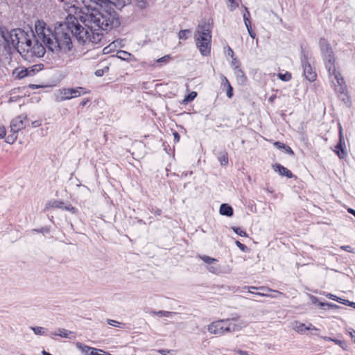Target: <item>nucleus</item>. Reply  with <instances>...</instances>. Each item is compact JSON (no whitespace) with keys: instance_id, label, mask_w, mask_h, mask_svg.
Here are the masks:
<instances>
[{"instance_id":"nucleus-1","label":"nucleus","mask_w":355,"mask_h":355,"mask_svg":"<svg viewBox=\"0 0 355 355\" xmlns=\"http://www.w3.org/2000/svg\"><path fill=\"white\" fill-rule=\"evenodd\" d=\"M86 28L82 26L73 16L67 21L55 25L53 30L43 20H37L35 30L46 47L53 53H67L73 49L72 37L80 44L87 40L94 44L101 42L104 33L119 25L116 13L112 10H91L82 17Z\"/></svg>"},{"instance_id":"nucleus-2","label":"nucleus","mask_w":355,"mask_h":355,"mask_svg":"<svg viewBox=\"0 0 355 355\" xmlns=\"http://www.w3.org/2000/svg\"><path fill=\"white\" fill-rule=\"evenodd\" d=\"M35 33L36 35L32 31L31 36L33 37V40L26 45L19 46L18 52L24 60L28 61H31L34 58H41L44 56L46 52L44 44L40 42L41 39L37 37L36 32Z\"/></svg>"},{"instance_id":"nucleus-3","label":"nucleus","mask_w":355,"mask_h":355,"mask_svg":"<svg viewBox=\"0 0 355 355\" xmlns=\"http://www.w3.org/2000/svg\"><path fill=\"white\" fill-rule=\"evenodd\" d=\"M325 67L328 71L329 77L335 90L340 94L345 93L346 85L341 73L335 67V57L334 52L323 55Z\"/></svg>"},{"instance_id":"nucleus-4","label":"nucleus","mask_w":355,"mask_h":355,"mask_svg":"<svg viewBox=\"0 0 355 355\" xmlns=\"http://www.w3.org/2000/svg\"><path fill=\"white\" fill-rule=\"evenodd\" d=\"M195 43L203 56H209L211 53V35H194Z\"/></svg>"},{"instance_id":"nucleus-5","label":"nucleus","mask_w":355,"mask_h":355,"mask_svg":"<svg viewBox=\"0 0 355 355\" xmlns=\"http://www.w3.org/2000/svg\"><path fill=\"white\" fill-rule=\"evenodd\" d=\"M301 62L305 78L310 82H313L316 79L317 74L309 62L308 56L303 50L302 51Z\"/></svg>"},{"instance_id":"nucleus-6","label":"nucleus","mask_w":355,"mask_h":355,"mask_svg":"<svg viewBox=\"0 0 355 355\" xmlns=\"http://www.w3.org/2000/svg\"><path fill=\"white\" fill-rule=\"evenodd\" d=\"M227 322L225 319L214 321L207 326V330L211 334L219 336L230 333V329L226 326Z\"/></svg>"},{"instance_id":"nucleus-7","label":"nucleus","mask_w":355,"mask_h":355,"mask_svg":"<svg viewBox=\"0 0 355 355\" xmlns=\"http://www.w3.org/2000/svg\"><path fill=\"white\" fill-rule=\"evenodd\" d=\"M17 29H12L10 31H2V37L8 49H19V37H17Z\"/></svg>"},{"instance_id":"nucleus-8","label":"nucleus","mask_w":355,"mask_h":355,"mask_svg":"<svg viewBox=\"0 0 355 355\" xmlns=\"http://www.w3.org/2000/svg\"><path fill=\"white\" fill-rule=\"evenodd\" d=\"M87 92L85 88L78 87L76 88H66L61 91V100H69L72 98L80 96L81 94H86Z\"/></svg>"},{"instance_id":"nucleus-9","label":"nucleus","mask_w":355,"mask_h":355,"mask_svg":"<svg viewBox=\"0 0 355 355\" xmlns=\"http://www.w3.org/2000/svg\"><path fill=\"white\" fill-rule=\"evenodd\" d=\"M225 320L228 321L225 323L227 327L230 329V333L239 331L247 325V323L239 316L226 318Z\"/></svg>"},{"instance_id":"nucleus-10","label":"nucleus","mask_w":355,"mask_h":355,"mask_svg":"<svg viewBox=\"0 0 355 355\" xmlns=\"http://www.w3.org/2000/svg\"><path fill=\"white\" fill-rule=\"evenodd\" d=\"M27 117L26 115H19L11 121L10 130L14 135L17 133L19 130L25 128L24 122L26 121Z\"/></svg>"},{"instance_id":"nucleus-11","label":"nucleus","mask_w":355,"mask_h":355,"mask_svg":"<svg viewBox=\"0 0 355 355\" xmlns=\"http://www.w3.org/2000/svg\"><path fill=\"white\" fill-rule=\"evenodd\" d=\"M335 153L337 154L340 159H345L347 156L341 125L339 126V142L336 146Z\"/></svg>"},{"instance_id":"nucleus-12","label":"nucleus","mask_w":355,"mask_h":355,"mask_svg":"<svg viewBox=\"0 0 355 355\" xmlns=\"http://www.w3.org/2000/svg\"><path fill=\"white\" fill-rule=\"evenodd\" d=\"M194 35H211V26L209 22L202 21L198 26Z\"/></svg>"},{"instance_id":"nucleus-13","label":"nucleus","mask_w":355,"mask_h":355,"mask_svg":"<svg viewBox=\"0 0 355 355\" xmlns=\"http://www.w3.org/2000/svg\"><path fill=\"white\" fill-rule=\"evenodd\" d=\"M17 32H18L17 37H19V46H24L33 40V37L31 36V33L25 32L20 28H17Z\"/></svg>"},{"instance_id":"nucleus-14","label":"nucleus","mask_w":355,"mask_h":355,"mask_svg":"<svg viewBox=\"0 0 355 355\" xmlns=\"http://www.w3.org/2000/svg\"><path fill=\"white\" fill-rule=\"evenodd\" d=\"M52 335L69 339H75L76 338V334L75 332L62 328H60L55 332L52 333Z\"/></svg>"},{"instance_id":"nucleus-15","label":"nucleus","mask_w":355,"mask_h":355,"mask_svg":"<svg viewBox=\"0 0 355 355\" xmlns=\"http://www.w3.org/2000/svg\"><path fill=\"white\" fill-rule=\"evenodd\" d=\"M272 168L275 172L279 173V175L282 176H286L288 178H291L293 176L292 172L290 170L283 166L280 164H275L272 165Z\"/></svg>"},{"instance_id":"nucleus-16","label":"nucleus","mask_w":355,"mask_h":355,"mask_svg":"<svg viewBox=\"0 0 355 355\" xmlns=\"http://www.w3.org/2000/svg\"><path fill=\"white\" fill-rule=\"evenodd\" d=\"M319 44L322 56L328 53H331L333 52V50L330 44H329L328 41L326 39L321 38L319 41Z\"/></svg>"},{"instance_id":"nucleus-17","label":"nucleus","mask_w":355,"mask_h":355,"mask_svg":"<svg viewBox=\"0 0 355 355\" xmlns=\"http://www.w3.org/2000/svg\"><path fill=\"white\" fill-rule=\"evenodd\" d=\"M51 206L53 207H56L69 211L72 214H76L77 212V209L76 207H73L71 205H64V202L60 201H54L52 203Z\"/></svg>"},{"instance_id":"nucleus-18","label":"nucleus","mask_w":355,"mask_h":355,"mask_svg":"<svg viewBox=\"0 0 355 355\" xmlns=\"http://www.w3.org/2000/svg\"><path fill=\"white\" fill-rule=\"evenodd\" d=\"M219 212L221 215L228 217H231L234 214L232 207L226 203H223L220 206Z\"/></svg>"},{"instance_id":"nucleus-19","label":"nucleus","mask_w":355,"mask_h":355,"mask_svg":"<svg viewBox=\"0 0 355 355\" xmlns=\"http://www.w3.org/2000/svg\"><path fill=\"white\" fill-rule=\"evenodd\" d=\"M234 73L236 76V79L239 83L242 85L245 83L247 77L241 69L239 68V67H236L234 69Z\"/></svg>"},{"instance_id":"nucleus-20","label":"nucleus","mask_w":355,"mask_h":355,"mask_svg":"<svg viewBox=\"0 0 355 355\" xmlns=\"http://www.w3.org/2000/svg\"><path fill=\"white\" fill-rule=\"evenodd\" d=\"M44 67V64H35L29 67L25 68V69L27 71V76H33L37 73H38L40 71H41Z\"/></svg>"},{"instance_id":"nucleus-21","label":"nucleus","mask_w":355,"mask_h":355,"mask_svg":"<svg viewBox=\"0 0 355 355\" xmlns=\"http://www.w3.org/2000/svg\"><path fill=\"white\" fill-rule=\"evenodd\" d=\"M12 76L19 80H21L24 78L28 77L27 71L25 69V67H19L15 69L12 72Z\"/></svg>"},{"instance_id":"nucleus-22","label":"nucleus","mask_w":355,"mask_h":355,"mask_svg":"<svg viewBox=\"0 0 355 355\" xmlns=\"http://www.w3.org/2000/svg\"><path fill=\"white\" fill-rule=\"evenodd\" d=\"M76 346L79 350L82 352V353L85 354V355H89V353H91L92 351L94 349V347H89L80 342L76 343Z\"/></svg>"},{"instance_id":"nucleus-23","label":"nucleus","mask_w":355,"mask_h":355,"mask_svg":"<svg viewBox=\"0 0 355 355\" xmlns=\"http://www.w3.org/2000/svg\"><path fill=\"white\" fill-rule=\"evenodd\" d=\"M152 315H157L159 317H167L170 318L172 315H177L178 313L176 312H171L167 311H152L150 313Z\"/></svg>"},{"instance_id":"nucleus-24","label":"nucleus","mask_w":355,"mask_h":355,"mask_svg":"<svg viewBox=\"0 0 355 355\" xmlns=\"http://www.w3.org/2000/svg\"><path fill=\"white\" fill-rule=\"evenodd\" d=\"M293 329L298 333L304 334L306 331V324L295 321L293 324Z\"/></svg>"},{"instance_id":"nucleus-25","label":"nucleus","mask_w":355,"mask_h":355,"mask_svg":"<svg viewBox=\"0 0 355 355\" xmlns=\"http://www.w3.org/2000/svg\"><path fill=\"white\" fill-rule=\"evenodd\" d=\"M274 146L278 148L279 149L285 150V152L291 155H294V152L293 151V150L288 146H286V144L282 142L276 141L274 143Z\"/></svg>"},{"instance_id":"nucleus-26","label":"nucleus","mask_w":355,"mask_h":355,"mask_svg":"<svg viewBox=\"0 0 355 355\" xmlns=\"http://www.w3.org/2000/svg\"><path fill=\"white\" fill-rule=\"evenodd\" d=\"M218 159L222 166H226L228 164L227 153L225 151L221 152L218 157Z\"/></svg>"},{"instance_id":"nucleus-27","label":"nucleus","mask_w":355,"mask_h":355,"mask_svg":"<svg viewBox=\"0 0 355 355\" xmlns=\"http://www.w3.org/2000/svg\"><path fill=\"white\" fill-rule=\"evenodd\" d=\"M200 258L206 263L209 264V265H211V264H215L218 262V260L214 259V258H211L209 256H207V255H203V256H200Z\"/></svg>"},{"instance_id":"nucleus-28","label":"nucleus","mask_w":355,"mask_h":355,"mask_svg":"<svg viewBox=\"0 0 355 355\" xmlns=\"http://www.w3.org/2000/svg\"><path fill=\"white\" fill-rule=\"evenodd\" d=\"M325 339L334 342L336 344L338 345L343 349H346L347 347V344L344 340L333 339V338H326Z\"/></svg>"},{"instance_id":"nucleus-29","label":"nucleus","mask_w":355,"mask_h":355,"mask_svg":"<svg viewBox=\"0 0 355 355\" xmlns=\"http://www.w3.org/2000/svg\"><path fill=\"white\" fill-rule=\"evenodd\" d=\"M131 54L124 51H120L117 53V57L123 60H129Z\"/></svg>"},{"instance_id":"nucleus-30","label":"nucleus","mask_w":355,"mask_h":355,"mask_svg":"<svg viewBox=\"0 0 355 355\" xmlns=\"http://www.w3.org/2000/svg\"><path fill=\"white\" fill-rule=\"evenodd\" d=\"M196 96H197V93L196 92H191L184 97L183 102L184 103L191 102V101H193Z\"/></svg>"},{"instance_id":"nucleus-31","label":"nucleus","mask_w":355,"mask_h":355,"mask_svg":"<svg viewBox=\"0 0 355 355\" xmlns=\"http://www.w3.org/2000/svg\"><path fill=\"white\" fill-rule=\"evenodd\" d=\"M31 329L36 335H44L46 329L41 327H31Z\"/></svg>"},{"instance_id":"nucleus-32","label":"nucleus","mask_w":355,"mask_h":355,"mask_svg":"<svg viewBox=\"0 0 355 355\" xmlns=\"http://www.w3.org/2000/svg\"><path fill=\"white\" fill-rule=\"evenodd\" d=\"M245 12L243 15L244 23H245V26L250 27L251 23H250V19H249V17H250V15L249 11L248 10L247 8H245Z\"/></svg>"},{"instance_id":"nucleus-33","label":"nucleus","mask_w":355,"mask_h":355,"mask_svg":"<svg viewBox=\"0 0 355 355\" xmlns=\"http://www.w3.org/2000/svg\"><path fill=\"white\" fill-rule=\"evenodd\" d=\"M191 33V31L189 29H185V30H181L178 33V37L180 40H187L188 38L187 35Z\"/></svg>"},{"instance_id":"nucleus-34","label":"nucleus","mask_w":355,"mask_h":355,"mask_svg":"<svg viewBox=\"0 0 355 355\" xmlns=\"http://www.w3.org/2000/svg\"><path fill=\"white\" fill-rule=\"evenodd\" d=\"M277 76L282 81H289L291 79V74L289 72L285 73H279Z\"/></svg>"},{"instance_id":"nucleus-35","label":"nucleus","mask_w":355,"mask_h":355,"mask_svg":"<svg viewBox=\"0 0 355 355\" xmlns=\"http://www.w3.org/2000/svg\"><path fill=\"white\" fill-rule=\"evenodd\" d=\"M318 306L320 307L327 306L329 309H338L339 306L337 304L329 302H320Z\"/></svg>"},{"instance_id":"nucleus-36","label":"nucleus","mask_w":355,"mask_h":355,"mask_svg":"<svg viewBox=\"0 0 355 355\" xmlns=\"http://www.w3.org/2000/svg\"><path fill=\"white\" fill-rule=\"evenodd\" d=\"M232 230H234V232L236 234H237L238 235H239L241 236H244V237L248 236V234H247L246 232L243 230H241L240 227H233Z\"/></svg>"},{"instance_id":"nucleus-37","label":"nucleus","mask_w":355,"mask_h":355,"mask_svg":"<svg viewBox=\"0 0 355 355\" xmlns=\"http://www.w3.org/2000/svg\"><path fill=\"white\" fill-rule=\"evenodd\" d=\"M207 270L214 274H218L219 272V268L218 266H216L215 264L209 265L207 267Z\"/></svg>"},{"instance_id":"nucleus-38","label":"nucleus","mask_w":355,"mask_h":355,"mask_svg":"<svg viewBox=\"0 0 355 355\" xmlns=\"http://www.w3.org/2000/svg\"><path fill=\"white\" fill-rule=\"evenodd\" d=\"M107 322V324H110V326L121 327V328L123 327L121 326L122 324L116 320L108 319Z\"/></svg>"},{"instance_id":"nucleus-39","label":"nucleus","mask_w":355,"mask_h":355,"mask_svg":"<svg viewBox=\"0 0 355 355\" xmlns=\"http://www.w3.org/2000/svg\"><path fill=\"white\" fill-rule=\"evenodd\" d=\"M248 291L250 293H254L253 291H252L250 289H256V290H259V291H271L270 288H266V287H263V286H261V287L248 286Z\"/></svg>"},{"instance_id":"nucleus-40","label":"nucleus","mask_w":355,"mask_h":355,"mask_svg":"<svg viewBox=\"0 0 355 355\" xmlns=\"http://www.w3.org/2000/svg\"><path fill=\"white\" fill-rule=\"evenodd\" d=\"M228 1L230 3L229 6L230 11H233L239 6V3L236 0H228Z\"/></svg>"},{"instance_id":"nucleus-41","label":"nucleus","mask_w":355,"mask_h":355,"mask_svg":"<svg viewBox=\"0 0 355 355\" xmlns=\"http://www.w3.org/2000/svg\"><path fill=\"white\" fill-rule=\"evenodd\" d=\"M170 60H171V56L169 55H166L163 56L161 58L157 59V63H162V62L166 63Z\"/></svg>"},{"instance_id":"nucleus-42","label":"nucleus","mask_w":355,"mask_h":355,"mask_svg":"<svg viewBox=\"0 0 355 355\" xmlns=\"http://www.w3.org/2000/svg\"><path fill=\"white\" fill-rule=\"evenodd\" d=\"M107 70H108V67H105L104 69H97L95 71V75L98 77H101V76H103L105 71H107Z\"/></svg>"},{"instance_id":"nucleus-43","label":"nucleus","mask_w":355,"mask_h":355,"mask_svg":"<svg viewBox=\"0 0 355 355\" xmlns=\"http://www.w3.org/2000/svg\"><path fill=\"white\" fill-rule=\"evenodd\" d=\"M233 96V88L231 86L230 83H228V86L227 87V96L228 98H232Z\"/></svg>"},{"instance_id":"nucleus-44","label":"nucleus","mask_w":355,"mask_h":355,"mask_svg":"<svg viewBox=\"0 0 355 355\" xmlns=\"http://www.w3.org/2000/svg\"><path fill=\"white\" fill-rule=\"evenodd\" d=\"M337 302L340 303V304H345V305H347V306H349L352 304V302H350L348 300L342 299L340 297L338 298Z\"/></svg>"},{"instance_id":"nucleus-45","label":"nucleus","mask_w":355,"mask_h":355,"mask_svg":"<svg viewBox=\"0 0 355 355\" xmlns=\"http://www.w3.org/2000/svg\"><path fill=\"white\" fill-rule=\"evenodd\" d=\"M103 352L104 351L102 349L94 348V349H93L92 352L89 353V355H103Z\"/></svg>"},{"instance_id":"nucleus-46","label":"nucleus","mask_w":355,"mask_h":355,"mask_svg":"<svg viewBox=\"0 0 355 355\" xmlns=\"http://www.w3.org/2000/svg\"><path fill=\"white\" fill-rule=\"evenodd\" d=\"M235 243H236V246H237V247H238L241 250H242V251H245V250L248 249L247 246H246L245 245H244V244L241 243L240 241H236V242H235Z\"/></svg>"},{"instance_id":"nucleus-47","label":"nucleus","mask_w":355,"mask_h":355,"mask_svg":"<svg viewBox=\"0 0 355 355\" xmlns=\"http://www.w3.org/2000/svg\"><path fill=\"white\" fill-rule=\"evenodd\" d=\"M327 297H328L329 299H331V300H335L337 302L338 300V297L333 295V294H331V293H328L326 295Z\"/></svg>"},{"instance_id":"nucleus-48","label":"nucleus","mask_w":355,"mask_h":355,"mask_svg":"<svg viewBox=\"0 0 355 355\" xmlns=\"http://www.w3.org/2000/svg\"><path fill=\"white\" fill-rule=\"evenodd\" d=\"M246 28H247V29H248V33H249L250 36L251 37H252V38H254V37H255V35H255V33L252 31V28H251V26H250V27H249V26H246Z\"/></svg>"},{"instance_id":"nucleus-49","label":"nucleus","mask_w":355,"mask_h":355,"mask_svg":"<svg viewBox=\"0 0 355 355\" xmlns=\"http://www.w3.org/2000/svg\"><path fill=\"white\" fill-rule=\"evenodd\" d=\"M6 136V130L3 127H0V138H3Z\"/></svg>"},{"instance_id":"nucleus-50","label":"nucleus","mask_w":355,"mask_h":355,"mask_svg":"<svg viewBox=\"0 0 355 355\" xmlns=\"http://www.w3.org/2000/svg\"><path fill=\"white\" fill-rule=\"evenodd\" d=\"M306 330H318L317 328H315L312 324L309 323L306 325Z\"/></svg>"},{"instance_id":"nucleus-51","label":"nucleus","mask_w":355,"mask_h":355,"mask_svg":"<svg viewBox=\"0 0 355 355\" xmlns=\"http://www.w3.org/2000/svg\"><path fill=\"white\" fill-rule=\"evenodd\" d=\"M173 136H174V141L175 142H178L180 141V135L177 132H173Z\"/></svg>"},{"instance_id":"nucleus-52","label":"nucleus","mask_w":355,"mask_h":355,"mask_svg":"<svg viewBox=\"0 0 355 355\" xmlns=\"http://www.w3.org/2000/svg\"><path fill=\"white\" fill-rule=\"evenodd\" d=\"M227 55L229 56H230L231 58H233L234 55V53L233 50L230 46H228Z\"/></svg>"},{"instance_id":"nucleus-53","label":"nucleus","mask_w":355,"mask_h":355,"mask_svg":"<svg viewBox=\"0 0 355 355\" xmlns=\"http://www.w3.org/2000/svg\"><path fill=\"white\" fill-rule=\"evenodd\" d=\"M236 352L240 355H249V354L247 351H243L241 349L237 350Z\"/></svg>"},{"instance_id":"nucleus-54","label":"nucleus","mask_w":355,"mask_h":355,"mask_svg":"<svg viewBox=\"0 0 355 355\" xmlns=\"http://www.w3.org/2000/svg\"><path fill=\"white\" fill-rule=\"evenodd\" d=\"M146 1H144V0H141L140 1H139V6L141 8H144L146 7Z\"/></svg>"},{"instance_id":"nucleus-55","label":"nucleus","mask_w":355,"mask_h":355,"mask_svg":"<svg viewBox=\"0 0 355 355\" xmlns=\"http://www.w3.org/2000/svg\"><path fill=\"white\" fill-rule=\"evenodd\" d=\"M349 334H350L352 338L354 339V343H355V330L350 329Z\"/></svg>"},{"instance_id":"nucleus-56","label":"nucleus","mask_w":355,"mask_h":355,"mask_svg":"<svg viewBox=\"0 0 355 355\" xmlns=\"http://www.w3.org/2000/svg\"><path fill=\"white\" fill-rule=\"evenodd\" d=\"M159 352L160 354H162V355H167V354H168L170 352V350H167V349H160L159 351Z\"/></svg>"},{"instance_id":"nucleus-57","label":"nucleus","mask_w":355,"mask_h":355,"mask_svg":"<svg viewBox=\"0 0 355 355\" xmlns=\"http://www.w3.org/2000/svg\"><path fill=\"white\" fill-rule=\"evenodd\" d=\"M89 102V99L87 98V99H85L83 100L80 103V106L81 107H84L85 105H86V104Z\"/></svg>"},{"instance_id":"nucleus-58","label":"nucleus","mask_w":355,"mask_h":355,"mask_svg":"<svg viewBox=\"0 0 355 355\" xmlns=\"http://www.w3.org/2000/svg\"><path fill=\"white\" fill-rule=\"evenodd\" d=\"M40 125V123H39L38 121H35L32 122V126L34 128L38 127Z\"/></svg>"},{"instance_id":"nucleus-59","label":"nucleus","mask_w":355,"mask_h":355,"mask_svg":"<svg viewBox=\"0 0 355 355\" xmlns=\"http://www.w3.org/2000/svg\"><path fill=\"white\" fill-rule=\"evenodd\" d=\"M347 211L355 217V210L354 209L349 208Z\"/></svg>"},{"instance_id":"nucleus-60","label":"nucleus","mask_w":355,"mask_h":355,"mask_svg":"<svg viewBox=\"0 0 355 355\" xmlns=\"http://www.w3.org/2000/svg\"><path fill=\"white\" fill-rule=\"evenodd\" d=\"M223 81H224V85L227 87L228 83H230L229 80L227 79L226 77L223 76Z\"/></svg>"},{"instance_id":"nucleus-61","label":"nucleus","mask_w":355,"mask_h":355,"mask_svg":"<svg viewBox=\"0 0 355 355\" xmlns=\"http://www.w3.org/2000/svg\"><path fill=\"white\" fill-rule=\"evenodd\" d=\"M255 295H259V296H268V294L264 293H260V292H259V293H255Z\"/></svg>"},{"instance_id":"nucleus-62","label":"nucleus","mask_w":355,"mask_h":355,"mask_svg":"<svg viewBox=\"0 0 355 355\" xmlns=\"http://www.w3.org/2000/svg\"><path fill=\"white\" fill-rule=\"evenodd\" d=\"M161 213H162L161 209H157V210L155 211V214L156 216H160V215H161Z\"/></svg>"},{"instance_id":"nucleus-63","label":"nucleus","mask_w":355,"mask_h":355,"mask_svg":"<svg viewBox=\"0 0 355 355\" xmlns=\"http://www.w3.org/2000/svg\"><path fill=\"white\" fill-rule=\"evenodd\" d=\"M342 248L344 249L345 250L349 251V249L350 248V246H343L342 247Z\"/></svg>"},{"instance_id":"nucleus-64","label":"nucleus","mask_w":355,"mask_h":355,"mask_svg":"<svg viewBox=\"0 0 355 355\" xmlns=\"http://www.w3.org/2000/svg\"><path fill=\"white\" fill-rule=\"evenodd\" d=\"M312 302L313 303H316L318 302V299L315 297H312Z\"/></svg>"}]
</instances>
